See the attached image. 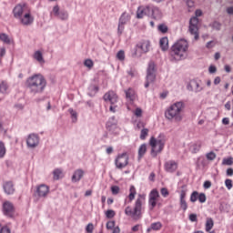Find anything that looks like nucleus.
Returning a JSON list of instances; mask_svg holds the SVG:
<instances>
[{
    "mask_svg": "<svg viewBox=\"0 0 233 233\" xmlns=\"http://www.w3.org/2000/svg\"><path fill=\"white\" fill-rule=\"evenodd\" d=\"M13 15L23 26H30L34 24L32 9L26 4H18L13 9Z\"/></svg>",
    "mask_w": 233,
    "mask_h": 233,
    "instance_id": "1",
    "label": "nucleus"
},
{
    "mask_svg": "<svg viewBox=\"0 0 233 233\" xmlns=\"http://www.w3.org/2000/svg\"><path fill=\"white\" fill-rule=\"evenodd\" d=\"M147 204V195L138 194L135 200L134 207L127 206L125 208V214L128 218H132L135 221L143 218V210H145V205Z\"/></svg>",
    "mask_w": 233,
    "mask_h": 233,
    "instance_id": "2",
    "label": "nucleus"
},
{
    "mask_svg": "<svg viewBox=\"0 0 233 233\" xmlns=\"http://www.w3.org/2000/svg\"><path fill=\"white\" fill-rule=\"evenodd\" d=\"M25 85L31 94H43L46 89V78L42 74H35L26 79Z\"/></svg>",
    "mask_w": 233,
    "mask_h": 233,
    "instance_id": "3",
    "label": "nucleus"
},
{
    "mask_svg": "<svg viewBox=\"0 0 233 233\" xmlns=\"http://www.w3.org/2000/svg\"><path fill=\"white\" fill-rule=\"evenodd\" d=\"M188 52V42L185 39L178 40L170 49L169 56L171 61H181L187 57Z\"/></svg>",
    "mask_w": 233,
    "mask_h": 233,
    "instance_id": "4",
    "label": "nucleus"
},
{
    "mask_svg": "<svg viewBox=\"0 0 233 233\" xmlns=\"http://www.w3.org/2000/svg\"><path fill=\"white\" fill-rule=\"evenodd\" d=\"M185 110V104L183 102H176L172 104L165 112L166 119L168 121H183V115L181 114Z\"/></svg>",
    "mask_w": 233,
    "mask_h": 233,
    "instance_id": "5",
    "label": "nucleus"
},
{
    "mask_svg": "<svg viewBox=\"0 0 233 233\" xmlns=\"http://www.w3.org/2000/svg\"><path fill=\"white\" fill-rule=\"evenodd\" d=\"M167 143V137L164 134H160L157 138L151 137L149 139V147H151V156L157 157V154H161L165 149Z\"/></svg>",
    "mask_w": 233,
    "mask_h": 233,
    "instance_id": "6",
    "label": "nucleus"
},
{
    "mask_svg": "<svg viewBox=\"0 0 233 233\" xmlns=\"http://www.w3.org/2000/svg\"><path fill=\"white\" fill-rule=\"evenodd\" d=\"M196 16H193L189 21V33L191 35H194L196 41L199 39V19L198 17H201L203 15V12L199 9L196 11Z\"/></svg>",
    "mask_w": 233,
    "mask_h": 233,
    "instance_id": "7",
    "label": "nucleus"
},
{
    "mask_svg": "<svg viewBox=\"0 0 233 233\" xmlns=\"http://www.w3.org/2000/svg\"><path fill=\"white\" fill-rule=\"evenodd\" d=\"M103 99L104 101L109 102L111 104L109 110L110 112L115 113L116 108H117V106H116V103H117L119 99V97L117 96V94L113 90H110L104 95Z\"/></svg>",
    "mask_w": 233,
    "mask_h": 233,
    "instance_id": "8",
    "label": "nucleus"
},
{
    "mask_svg": "<svg viewBox=\"0 0 233 233\" xmlns=\"http://www.w3.org/2000/svg\"><path fill=\"white\" fill-rule=\"evenodd\" d=\"M154 81H156V63L149 62L147 71V82L145 84V87L148 88V86H150V83H154Z\"/></svg>",
    "mask_w": 233,
    "mask_h": 233,
    "instance_id": "9",
    "label": "nucleus"
},
{
    "mask_svg": "<svg viewBox=\"0 0 233 233\" xmlns=\"http://www.w3.org/2000/svg\"><path fill=\"white\" fill-rule=\"evenodd\" d=\"M159 201V191L157 189H153L149 193V198H148V204L150 210H154L156 208V206L161 207V203L157 202Z\"/></svg>",
    "mask_w": 233,
    "mask_h": 233,
    "instance_id": "10",
    "label": "nucleus"
},
{
    "mask_svg": "<svg viewBox=\"0 0 233 233\" xmlns=\"http://www.w3.org/2000/svg\"><path fill=\"white\" fill-rule=\"evenodd\" d=\"M130 19H132V16L127 12H124L120 15L118 20V27H117V32L119 35L123 34V30H125V25H127V23H130Z\"/></svg>",
    "mask_w": 233,
    "mask_h": 233,
    "instance_id": "11",
    "label": "nucleus"
},
{
    "mask_svg": "<svg viewBox=\"0 0 233 233\" xmlns=\"http://www.w3.org/2000/svg\"><path fill=\"white\" fill-rule=\"evenodd\" d=\"M2 211L4 216H6V218H14V214H15V208L12 202L5 201L2 205Z\"/></svg>",
    "mask_w": 233,
    "mask_h": 233,
    "instance_id": "12",
    "label": "nucleus"
},
{
    "mask_svg": "<svg viewBox=\"0 0 233 233\" xmlns=\"http://www.w3.org/2000/svg\"><path fill=\"white\" fill-rule=\"evenodd\" d=\"M48 194H50V187L46 184H40L36 187L35 195L37 198H48Z\"/></svg>",
    "mask_w": 233,
    "mask_h": 233,
    "instance_id": "13",
    "label": "nucleus"
},
{
    "mask_svg": "<svg viewBox=\"0 0 233 233\" xmlns=\"http://www.w3.org/2000/svg\"><path fill=\"white\" fill-rule=\"evenodd\" d=\"M116 168H125L128 165V155L122 153L118 155L115 160Z\"/></svg>",
    "mask_w": 233,
    "mask_h": 233,
    "instance_id": "14",
    "label": "nucleus"
},
{
    "mask_svg": "<svg viewBox=\"0 0 233 233\" xmlns=\"http://www.w3.org/2000/svg\"><path fill=\"white\" fill-rule=\"evenodd\" d=\"M137 50H139L140 54H147L150 52V41L142 40L137 45V51L135 52L136 56H137Z\"/></svg>",
    "mask_w": 233,
    "mask_h": 233,
    "instance_id": "15",
    "label": "nucleus"
},
{
    "mask_svg": "<svg viewBox=\"0 0 233 233\" xmlns=\"http://www.w3.org/2000/svg\"><path fill=\"white\" fill-rule=\"evenodd\" d=\"M179 167V164L176 160H168L164 164V170L169 174H174Z\"/></svg>",
    "mask_w": 233,
    "mask_h": 233,
    "instance_id": "16",
    "label": "nucleus"
},
{
    "mask_svg": "<svg viewBox=\"0 0 233 233\" xmlns=\"http://www.w3.org/2000/svg\"><path fill=\"white\" fill-rule=\"evenodd\" d=\"M149 17L151 19H161L163 17V13L159 7L150 5L149 6Z\"/></svg>",
    "mask_w": 233,
    "mask_h": 233,
    "instance_id": "17",
    "label": "nucleus"
},
{
    "mask_svg": "<svg viewBox=\"0 0 233 233\" xmlns=\"http://www.w3.org/2000/svg\"><path fill=\"white\" fill-rule=\"evenodd\" d=\"M145 15L150 17V5L145 6L141 5L137 8V19H143Z\"/></svg>",
    "mask_w": 233,
    "mask_h": 233,
    "instance_id": "18",
    "label": "nucleus"
},
{
    "mask_svg": "<svg viewBox=\"0 0 233 233\" xmlns=\"http://www.w3.org/2000/svg\"><path fill=\"white\" fill-rule=\"evenodd\" d=\"M28 148H35L39 145V137L35 134H30L26 139Z\"/></svg>",
    "mask_w": 233,
    "mask_h": 233,
    "instance_id": "19",
    "label": "nucleus"
},
{
    "mask_svg": "<svg viewBox=\"0 0 233 233\" xmlns=\"http://www.w3.org/2000/svg\"><path fill=\"white\" fill-rule=\"evenodd\" d=\"M179 205L181 210L184 212H187V209L188 208V203H187V190L182 189L180 191V196H179Z\"/></svg>",
    "mask_w": 233,
    "mask_h": 233,
    "instance_id": "20",
    "label": "nucleus"
},
{
    "mask_svg": "<svg viewBox=\"0 0 233 233\" xmlns=\"http://www.w3.org/2000/svg\"><path fill=\"white\" fill-rule=\"evenodd\" d=\"M3 189L5 194L7 196H12L15 192V187H14V182L12 181H5L3 184Z\"/></svg>",
    "mask_w": 233,
    "mask_h": 233,
    "instance_id": "21",
    "label": "nucleus"
},
{
    "mask_svg": "<svg viewBox=\"0 0 233 233\" xmlns=\"http://www.w3.org/2000/svg\"><path fill=\"white\" fill-rule=\"evenodd\" d=\"M106 127L109 132H112V130H116V128H117V120L116 119V116H112L108 119L106 124Z\"/></svg>",
    "mask_w": 233,
    "mask_h": 233,
    "instance_id": "22",
    "label": "nucleus"
},
{
    "mask_svg": "<svg viewBox=\"0 0 233 233\" xmlns=\"http://www.w3.org/2000/svg\"><path fill=\"white\" fill-rule=\"evenodd\" d=\"M187 90H191V92H201L203 88L199 86V83L196 80H191L187 85Z\"/></svg>",
    "mask_w": 233,
    "mask_h": 233,
    "instance_id": "23",
    "label": "nucleus"
},
{
    "mask_svg": "<svg viewBox=\"0 0 233 233\" xmlns=\"http://www.w3.org/2000/svg\"><path fill=\"white\" fill-rule=\"evenodd\" d=\"M83 176H85V171H83L82 169H76L74 172L71 180L73 183H77V181H81Z\"/></svg>",
    "mask_w": 233,
    "mask_h": 233,
    "instance_id": "24",
    "label": "nucleus"
},
{
    "mask_svg": "<svg viewBox=\"0 0 233 233\" xmlns=\"http://www.w3.org/2000/svg\"><path fill=\"white\" fill-rule=\"evenodd\" d=\"M0 41H2L4 45H12V43H14V39L10 38L5 33H0Z\"/></svg>",
    "mask_w": 233,
    "mask_h": 233,
    "instance_id": "25",
    "label": "nucleus"
},
{
    "mask_svg": "<svg viewBox=\"0 0 233 233\" xmlns=\"http://www.w3.org/2000/svg\"><path fill=\"white\" fill-rule=\"evenodd\" d=\"M126 97L129 101H136V91L133 88L125 90Z\"/></svg>",
    "mask_w": 233,
    "mask_h": 233,
    "instance_id": "26",
    "label": "nucleus"
},
{
    "mask_svg": "<svg viewBox=\"0 0 233 233\" xmlns=\"http://www.w3.org/2000/svg\"><path fill=\"white\" fill-rule=\"evenodd\" d=\"M159 46L161 50H163V52H167V50H168V37L164 36L159 40Z\"/></svg>",
    "mask_w": 233,
    "mask_h": 233,
    "instance_id": "27",
    "label": "nucleus"
},
{
    "mask_svg": "<svg viewBox=\"0 0 233 233\" xmlns=\"http://www.w3.org/2000/svg\"><path fill=\"white\" fill-rule=\"evenodd\" d=\"M147 144H142L140 145V147H138V161H141V159H143V157H145V154H147Z\"/></svg>",
    "mask_w": 233,
    "mask_h": 233,
    "instance_id": "28",
    "label": "nucleus"
},
{
    "mask_svg": "<svg viewBox=\"0 0 233 233\" xmlns=\"http://www.w3.org/2000/svg\"><path fill=\"white\" fill-rule=\"evenodd\" d=\"M137 194V189H136V187L135 186H130V187H129V195L127 197L130 203H132V201L134 199H136Z\"/></svg>",
    "mask_w": 233,
    "mask_h": 233,
    "instance_id": "29",
    "label": "nucleus"
},
{
    "mask_svg": "<svg viewBox=\"0 0 233 233\" xmlns=\"http://www.w3.org/2000/svg\"><path fill=\"white\" fill-rule=\"evenodd\" d=\"M201 142H197L190 146L189 150L192 154H198L201 150Z\"/></svg>",
    "mask_w": 233,
    "mask_h": 233,
    "instance_id": "30",
    "label": "nucleus"
},
{
    "mask_svg": "<svg viewBox=\"0 0 233 233\" xmlns=\"http://www.w3.org/2000/svg\"><path fill=\"white\" fill-rule=\"evenodd\" d=\"M212 228H214V219H212V218H208L206 219L205 230L206 232H210Z\"/></svg>",
    "mask_w": 233,
    "mask_h": 233,
    "instance_id": "31",
    "label": "nucleus"
},
{
    "mask_svg": "<svg viewBox=\"0 0 233 233\" xmlns=\"http://www.w3.org/2000/svg\"><path fill=\"white\" fill-rule=\"evenodd\" d=\"M162 228L163 224H161V222H154L147 228V232H152V230H161Z\"/></svg>",
    "mask_w": 233,
    "mask_h": 233,
    "instance_id": "32",
    "label": "nucleus"
},
{
    "mask_svg": "<svg viewBox=\"0 0 233 233\" xmlns=\"http://www.w3.org/2000/svg\"><path fill=\"white\" fill-rule=\"evenodd\" d=\"M33 57L41 65L45 64V58H43V53H41V51L35 52Z\"/></svg>",
    "mask_w": 233,
    "mask_h": 233,
    "instance_id": "33",
    "label": "nucleus"
},
{
    "mask_svg": "<svg viewBox=\"0 0 233 233\" xmlns=\"http://www.w3.org/2000/svg\"><path fill=\"white\" fill-rule=\"evenodd\" d=\"M53 177L56 181L61 179V177H63V171L59 168L55 169L53 172Z\"/></svg>",
    "mask_w": 233,
    "mask_h": 233,
    "instance_id": "34",
    "label": "nucleus"
},
{
    "mask_svg": "<svg viewBox=\"0 0 233 233\" xmlns=\"http://www.w3.org/2000/svg\"><path fill=\"white\" fill-rule=\"evenodd\" d=\"M150 132V130H148V128H143L140 131V139L142 141H145V139H147V137H148V133Z\"/></svg>",
    "mask_w": 233,
    "mask_h": 233,
    "instance_id": "35",
    "label": "nucleus"
},
{
    "mask_svg": "<svg viewBox=\"0 0 233 233\" xmlns=\"http://www.w3.org/2000/svg\"><path fill=\"white\" fill-rule=\"evenodd\" d=\"M8 90V83L3 81L0 84V93L1 94H6V91Z\"/></svg>",
    "mask_w": 233,
    "mask_h": 233,
    "instance_id": "36",
    "label": "nucleus"
},
{
    "mask_svg": "<svg viewBox=\"0 0 233 233\" xmlns=\"http://www.w3.org/2000/svg\"><path fill=\"white\" fill-rule=\"evenodd\" d=\"M198 196H199V192L198 191H193L190 195V198H189V201L191 203H196V201H198Z\"/></svg>",
    "mask_w": 233,
    "mask_h": 233,
    "instance_id": "37",
    "label": "nucleus"
},
{
    "mask_svg": "<svg viewBox=\"0 0 233 233\" xmlns=\"http://www.w3.org/2000/svg\"><path fill=\"white\" fill-rule=\"evenodd\" d=\"M105 216L107 219H112L113 218H116V212L113 209H107L105 212Z\"/></svg>",
    "mask_w": 233,
    "mask_h": 233,
    "instance_id": "38",
    "label": "nucleus"
},
{
    "mask_svg": "<svg viewBox=\"0 0 233 233\" xmlns=\"http://www.w3.org/2000/svg\"><path fill=\"white\" fill-rule=\"evenodd\" d=\"M222 165H226L228 167L232 166L233 165V157H228L223 158Z\"/></svg>",
    "mask_w": 233,
    "mask_h": 233,
    "instance_id": "39",
    "label": "nucleus"
},
{
    "mask_svg": "<svg viewBox=\"0 0 233 233\" xmlns=\"http://www.w3.org/2000/svg\"><path fill=\"white\" fill-rule=\"evenodd\" d=\"M6 154V147H5V143L0 141V158L5 157Z\"/></svg>",
    "mask_w": 233,
    "mask_h": 233,
    "instance_id": "40",
    "label": "nucleus"
},
{
    "mask_svg": "<svg viewBox=\"0 0 233 233\" xmlns=\"http://www.w3.org/2000/svg\"><path fill=\"white\" fill-rule=\"evenodd\" d=\"M84 66L90 70L94 68V61H92V59H86L84 62Z\"/></svg>",
    "mask_w": 233,
    "mask_h": 233,
    "instance_id": "41",
    "label": "nucleus"
},
{
    "mask_svg": "<svg viewBox=\"0 0 233 233\" xmlns=\"http://www.w3.org/2000/svg\"><path fill=\"white\" fill-rule=\"evenodd\" d=\"M225 187L228 188V190H232L233 187V181L230 178H227L225 180Z\"/></svg>",
    "mask_w": 233,
    "mask_h": 233,
    "instance_id": "42",
    "label": "nucleus"
},
{
    "mask_svg": "<svg viewBox=\"0 0 233 233\" xmlns=\"http://www.w3.org/2000/svg\"><path fill=\"white\" fill-rule=\"evenodd\" d=\"M158 31L162 34H167L168 32V26L165 24H161L158 25Z\"/></svg>",
    "mask_w": 233,
    "mask_h": 233,
    "instance_id": "43",
    "label": "nucleus"
},
{
    "mask_svg": "<svg viewBox=\"0 0 233 233\" xmlns=\"http://www.w3.org/2000/svg\"><path fill=\"white\" fill-rule=\"evenodd\" d=\"M57 17L62 19V21H65L66 19H68V13H66V11H60V14H58Z\"/></svg>",
    "mask_w": 233,
    "mask_h": 233,
    "instance_id": "44",
    "label": "nucleus"
},
{
    "mask_svg": "<svg viewBox=\"0 0 233 233\" xmlns=\"http://www.w3.org/2000/svg\"><path fill=\"white\" fill-rule=\"evenodd\" d=\"M160 194L163 198H168V196H170V192L167 187H162L160 189Z\"/></svg>",
    "mask_w": 233,
    "mask_h": 233,
    "instance_id": "45",
    "label": "nucleus"
},
{
    "mask_svg": "<svg viewBox=\"0 0 233 233\" xmlns=\"http://www.w3.org/2000/svg\"><path fill=\"white\" fill-rule=\"evenodd\" d=\"M116 58L118 59V61H125V51H118L116 54Z\"/></svg>",
    "mask_w": 233,
    "mask_h": 233,
    "instance_id": "46",
    "label": "nucleus"
},
{
    "mask_svg": "<svg viewBox=\"0 0 233 233\" xmlns=\"http://www.w3.org/2000/svg\"><path fill=\"white\" fill-rule=\"evenodd\" d=\"M206 157L208 161H214V159H216V153L211 151L206 155Z\"/></svg>",
    "mask_w": 233,
    "mask_h": 233,
    "instance_id": "47",
    "label": "nucleus"
},
{
    "mask_svg": "<svg viewBox=\"0 0 233 233\" xmlns=\"http://www.w3.org/2000/svg\"><path fill=\"white\" fill-rule=\"evenodd\" d=\"M119 187L118 186H112L111 187V192L113 194V196H117V194H119Z\"/></svg>",
    "mask_w": 233,
    "mask_h": 233,
    "instance_id": "48",
    "label": "nucleus"
},
{
    "mask_svg": "<svg viewBox=\"0 0 233 233\" xmlns=\"http://www.w3.org/2000/svg\"><path fill=\"white\" fill-rule=\"evenodd\" d=\"M198 201L199 203H205L207 201V195L205 193H198Z\"/></svg>",
    "mask_w": 233,
    "mask_h": 233,
    "instance_id": "49",
    "label": "nucleus"
},
{
    "mask_svg": "<svg viewBox=\"0 0 233 233\" xmlns=\"http://www.w3.org/2000/svg\"><path fill=\"white\" fill-rule=\"evenodd\" d=\"M136 117H141L143 116V110L140 107H137L134 111Z\"/></svg>",
    "mask_w": 233,
    "mask_h": 233,
    "instance_id": "50",
    "label": "nucleus"
},
{
    "mask_svg": "<svg viewBox=\"0 0 233 233\" xmlns=\"http://www.w3.org/2000/svg\"><path fill=\"white\" fill-rule=\"evenodd\" d=\"M114 227H116V221L112 220V221H108L106 223L107 230H112L114 228Z\"/></svg>",
    "mask_w": 233,
    "mask_h": 233,
    "instance_id": "51",
    "label": "nucleus"
},
{
    "mask_svg": "<svg viewBox=\"0 0 233 233\" xmlns=\"http://www.w3.org/2000/svg\"><path fill=\"white\" fill-rule=\"evenodd\" d=\"M86 231L87 233H93L94 232V224L89 223L86 228Z\"/></svg>",
    "mask_w": 233,
    "mask_h": 233,
    "instance_id": "52",
    "label": "nucleus"
},
{
    "mask_svg": "<svg viewBox=\"0 0 233 233\" xmlns=\"http://www.w3.org/2000/svg\"><path fill=\"white\" fill-rule=\"evenodd\" d=\"M189 221L196 223L198 221V215L192 213L189 215Z\"/></svg>",
    "mask_w": 233,
    "mask_h": 233,
    "instance_id": "53",
    "label": "nucleus"
},
{
    "mask_svg": "<svg viewBox=\"0 0 233 233\" xmlns=\"http://www.w3.org/2000/svg\"><path fill=\"white\" fill-rule=\"evenodd\" d=\"M0 233H12V231L8 228L7 226H4L1 228Z\"/></svg>",
    "mask_w": 233,
    "mask_h": 233,
    "instance_id": "54",
    "label": "nucleus"
},
{
    "mask_svg": "<svg viewBox=\"0 0 233 233\" xmlns=\"http://www.w3.org/2000/svg\"><path fill=\"white\" fill-rule=\"evenodd\" d=\"M61 12H59V5H55L53 8V14L57 17Z\"/></svg>",
    "mask_w": 233,
    "mask_h": 233,
    "instance_id": "55",
    "label": "nucleus"
},
{
    "mask_svg": "<svg viewBox=\"0 0 233 233\" xmlns=\"http://www.w3.org/2000/svg\"><path fill=\"white\" fill-rule=\"evenodd\" d=\"M203 187H204V188L208 189V188H210V187H212V182H210L209 180H206L204 182Z\"/></svg>",
    "mask_w": 233,
    "mask_h": 233,
    "instance_id": "56",
    "label": "nucleus"
},
{
    "mask_svg": "<svg viewBox=\"0 0 233 233\" xmlns=\"http://www.w3.org/2000/svg\"><path fill=\"white\" fill-rule=\"evenodd\" d=\"M217 70L216 66H210L208 68L209 74H216Z\"/></svg>",
    "mask_w": 233,
    "mask_h": 233,
    "instance_id": "57",
    "label": "nucleus"
},
{
    "mask_svg": "<svg viewBox=\"0 0 233 233\" xmlns=\"http://www.w3.org/2000/svg\"><path fill=\"white\" fill-rule=\"evenodd\" d=\"M226 174H227L228 177H232L233 168L232 167L228 168L227 171H226Z\"/></svg>",
    "mask_w": 233,
    "mask_h": 233,
    "instance_id": "58",
    "label": "nucleus"
},
{
    "mask_svg": "<svg viewBox=\"0 0 233 233\" xmlns=\"http://www.w3.org/2000/svg\"><path fill=\"white\" fill-rule=\"evenodd\" d=\"M225 108L226 110H231L232 109V103L230 101H228L226 104H225Z\"/></svg>",
    "mask_w": 233,
    "mask_h": 233,
    "instance_id": "59",
    "label": "nucleus"
},
{
    "mask_svg": "<svg viewBox=\"0 0 233 233\" xmlns=\"http://www.w3.org/2000/svg\"><path fill=\"white\" fill-rule=\"evenodd\" d=\"M139 228H141V225L137 224L136 226H134L131 230L132 232H139Z\"/></svg>",
    "mask_w": 233,
    "mask_h": 233,
    "instance_id": "60",
    "label": "nucleus"
},
{
    "mask_svg": "<svg viewBox=\"0 0 233 233\" xmlns=\"http://www.w3.org/2000/svg\"><path fill=\"white\" fill-rule=\"evenodd\" d=\"M69 112L73 117V119H77V113L74 111V109H69Z\"/></svg>",
    "mask_w": 233,
    "mask_h": 233,
    "instance_id": "61",
    "label": "nucleus"
},
{
    "mask_svg": "<svg viewBox=\"0 0 233 233\" xmlns=\"http://www.w3.org/2000/svg\"><path fill=\"white\" fill-rule=\"evenodd\" d=\"M6 55V49L5 47L0 48V57H5Z\"/></svg>",
    "mask_w": 233,
    "mask_h": 233,
    "instance_id": "62",
    "label": "nucleus"
},
{
    "mask_svg": "<svg viewBox=\"0 0 233 233\" xmlns=\"http://www.w3.org/2000/svg\"><path fill=\"white\" fill-rule=\"evenodd\" d=\"M222 123L223 125H230V119L228 117H224Z\"/></svg>",
    "mask_w": 233,
    "mask_h": 233,
    "instance_id": "63",
    "label": "nucleus"
},
{
    "mask_svg": "<svg viewBox=\"0 0 233 233\" xmlns=\"http://www.w3.org/2000/svg\"><path fill=\"white\" fill-rule=\"evenodd\" d=\"M187 5L188 6V8H194V2L192 0H187Z\"/></svg>",
    "mask_w": 233,
    "mask_h": 233,
    "instance_id": "64",
    "label": "nucleus"
}]
</instances>
